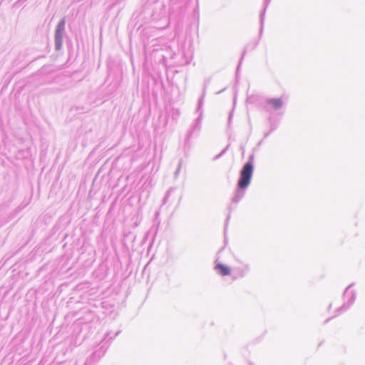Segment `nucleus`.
Wrapping results in <instances>:
<instances>
[{
  "mask_svg": "<svg viewBox=\"0 0 365 365\" xmlns=\"http://www.w3.org/2000/svg\"><path fill=\"white\" fill-rule=\"evenodd\" d=\"M16 196V188L14 186L6 185L0 190V226L9 222L15 217L16 213L21 210L19 206L12 209L10 205Z\"/></svg>",
  "mask_w": 365,
  "mask_h": 365,
  "instance_id": "f257e3e1",
  "label": "nucleus"
},
{
  "mask_svg": "<svg viewBox=\"0 0 365 365\" xmlns=\"http://www.w3.org/2000/svg\"><path fill=\"white\" fill-rule=\"evenodd\" d=\"M255 155L251 154L248 160L243 165L240 171V178L237 182V188L232 198V204H237L245 196L246 190L251 183L254 173Z\"/></svg>",
  "mask_w": 365,
  "mask_h": 365,
  "instance_id": "f03ea898",
  "label": "nucleus"
},
{
  "mask_svg": "<svg viewBox=\"0 0 365 365\" xmlns=\"http://www.w3.org/2000/svg\"><path fill=\"white\" fill-rule=\"evenodd\" d=\"M120 333V331H116L113 335L111 332H107L105 337L98 345V348L93 352L89 358L84 362V365H93L97 363L102 356H104L107 349L110 346L111 341Z\"/></svg>",
  "mask_w": 365,
  "mask_h": 365,
  "instance_id": "7ed1b4c3",
  "label": "nucleus"
},
{
  "mask_svg": "<svg viewBox=\"0 0 365 365\" xmlns=\"http://www.w3.org/2000/svg\"><path fill=\"white\" fill-rule=\"evenodd\" d=\"M354 285V283L350 284L344 290L343 293V299L344 302L342 306L335 310V315L332 317L327 319L325 323L329 322L334 317L341 314L342 312L347 311L354 303L356 298V292L355 290L351 289Z\"/></svg>",
  "mask_w": 365,
  "mask_h": 365,
  "instance_id": "20e7f679",
  "label": "nucleus"
},
{
  "mask_svg": "<svg viewBox=\"0 0 365 365\" xmlns=\"http://www.w3.org/2000/svg\"><path fill=\"white\" fill-rule=\"evenodd\" d=\"M207 85L205 84L204 89H203V93L202 97L198 101L197 107L196 109V112L199 113L198 117L195 119V123H193L192 128L190 129V130L187 132V136H186V141H188L194 132L195 130H199L201 127V121L203 114V110H202V105H203V98L205 94Z\"/></svg>",
  "mask_w": 365,
  "mask_h": 365,
  "instance_id": "39448f33",
  "label": "nucleus"
},
{
  "mask_svg": "<svg viewBox=\"0 0 365 365\" xmlns=\"http://www.w3.org/2000/svg\"><path fill=\"white\" fill-rule=\"evenodd\" d=\"M66 18H62L56 25L54 34L55 49L60 51L63 46V38L65 34Z\"/></svg>",
  "mask_w": 365,
  "mask_h": 365,
  "instance_id": "423d86ee",
  "label": "nucleus"
},
{
  "mask_svg": "<svg viewBox=\"0 0 365 365\" xmlns=\"http://www.w3.org/2000/svg\"><path fill=\"white\" fill-rule=\"evenodd\" d=\"M284 106L282 98H269L264 101V108L267 112L279 110Z\"/></svg>",
  "mask_w": 365,
  "mask_h": 365,
  "instance_id": "0eeeda50",
  "label": "nucleus"
},
{
  "mask_svg": "<svg viewBox=\"0 0 365 365\" xmlns=\"http://www.w3.org/2000/svg\"><path fill=\"white\" fill-rule=\"evenodd\" d=\"M82 316L78 319L79 324H89L95 321H98V318L96 313L87 308L81 310Z\"/></svg>",
  "mask_w": 365,
  "mask_h": 365,
  "instance_id": "6e6552de",
  "label": "nucleus"
},
{
  "mask_svg": "<svg viewBox=\"0 0 365 365\" xmlns=\"http://www.w3.org/2000/svg\"><path fill=\"white\" fill-rule=\"evenodd\" d=\"M150 60L153 59L155 63H165V56L160 45L154 44L153 48L150 53Z\"/></svg>",
  "mask_w": 365,
  "mask_h": 365,
  "instance_id": "1a4fd4ad",
  "label": "nucleus"
},
{
  "mask_svg": "<svg viewBox=\"0 0 365 365\" xmlns=\"http://www.w3.org/2000/svg\"><path fill=\"white\" fill-rule=\"evenodd\" d=\"M250 270V264H245L242 268L237 267L234 269L233 279L244 277Z\"/></svg>",
  "mask_w": 365,
  "mask_h": 365,
  "instance_id": "9d476101",
  "label": "nucleus"
},
{
  "mask_svg": "<svg viewBox=\"0 0 365 365\" xmlns=\"http://www.w3.org/2000/svg\"><path fill=\"white\" fill-rule=\"evenodd\" d=\"M215 269L220 275L222 277L228 276L231 274V268L229 266L220 262L216 263Z\"/></svg>",
  "mask_w": 365,
  "mask_h": 365,
  "instance_id": "9b49d317",
  "label": "nucleus"
},
{
  "mask_svg": "<svg viewBox=\"0 0 365 365\" xmlns=\"http://www.w3.org/2000/svg\"><path fill=\"white\" fill-rule=\"evenodd\" d=\"M159 0H148V4H155L158 9H159L160 11L157 14V12H154L153 14V16L154 19H159L163 16L165 14V7L164 5L158 2Z\"/></svg>",
  "mask_w": 365,
  "mask_h": 365,
  "instance_id": "f8f14e48",
  "label": "nucleus"
},
{
  "mask_svg": "<svg viewBox=\"0 0 365 365\" xmlns=\"http://www.w3.org/2000/svg\"><path fill=\"white\" fill-rule=\"evenodd\" d=\"M162 50L163 51V54L165 56V63L168 59H173L175 56V53L173 51L171 47L167 44L160 45Z\"/></svg>",
  "mask_w": 365,
  "mask_h": 365,
  "instance_id": "ddd939ff",
  "label": "nucleus"
},
{
  "mask_svg": "<svg viewBox=\"0 0 365 365\" xmlns=\"http://www.w3.org/2000/svg\"><path fill=\"white\" fill-rule=\"evenodd\" d=\"M270 1H271V0H264V3H263L264 9L262 10V11L260 12V14H259V19H260V35L262 34V30H263V25H264V21L266 9H267L269 4L270 3Z\"/></svg>",
  "mask_w": 365,
  "mask_h": 365,
  "instance_id": "4468645a",
  "label": "nucleus"
},
{
  "mask_svg": "<svg viewBox=\"0 0 365 365\" xmlns=\"http://www.w3.org/2000/svg\"><path fill=\"white\" fill-rule=\"evenodd\" d=\"M182 55L185 59L184 63L188 64L192 58V51L188 48L187 51L185 50V48H182Z\"/></svg>",
  "mask_w": 365,
  "mask_h": 365,
  "instance_id": "2eb2a0df",
  "label": "nucleus"
},
{
  "mask_svg": "<svg viewBox=\"0 0 365 365\" xmlns=\"http://www.w3.org/2000/svg\"><path fill=\"white\" fill-rule=\"evenodd\" d=\"M175 190V187H170L168 189V190L166 192L164 197H163V205H165L166 203H168V199H169V197L170 195H171L172 192H173Z\"/></svg>",
  "mask_w": 365,
  "mask_h": 365,
  "instance_id": "dca6fc26",
  "label": "nucleus"
},
{
  "mask_svg": "<svg viewBox=\"0 0 365 365\" xmlns=\"http://www.w3.org/2000/svg\"><path fill=\"white\" fill-rule=\"evenodd\" d=\"M245 53H246V48H245V49H244V51H243V52H242V56H241V58H240V61H239V63H238V65H237V71H236V75H237V76L238 72H239V71H240V66H241V64H242V60H243V58H244V56H245Z\"/></svg>",
  "mask_w": 365,
  "mask_h": 365,
  "instance_id": "f3484780",
  "label": "nucleus"
},
{
  "mask_svg": "<svg viewBox=\"0 0 365 365\" xmlns=\"http://www.w3.org/2000/svg\"><path fill=\"white\" fill-rule=\"evenodd\" d=\"M182 160H180V161L178 163V168H177L176 170L174 173V178H177L178 177V175H179V173H180V169H181V166H182Z\"/></svg>",
  "mask_w": 365,
  "mask_h": 365,
  "instance_id": "a211bd4d",
  "label": "nucleus"
},
{
  "mask_svg": "<svg viewBox=\"0 0 365 365\" xmlns=\"http://www.w3.org/2000/svg\"><path fill=\"white\" fill-rule=\"evenodd\" d=\"M269 121H270V132H273L274 130H275L277 127H278V125L276 122H274L272 120V118H269Z\"/></svg>",
  "mask_w": 365,
  "mask_h": 365,
  "instance_id": "6ab92c4d",
  "label": "nucleus"
},
{
  "mask_svg": "<svg viewBox=\"0 0 365 365\" xmlns=\"http://www.w3.org/2000/svg\"><path fill=\"white\" fill-rule=\"evenodd\" d=\"M235 207H233L232 205H230L229 207H228V210H229V212H231V211L235 209ZM230 219V213L228 214V215L227 216V218H226V220H225V228L227 227V224H228V222Z\"/></svg>",
  "mask_w": 365,
  "mask_h": 365,
  "instance_id": "aec40b11",
  "label": "nucleus"
},
{
  "mask_svg": "<svg viewBox=\"0 0 365 365\" xmlns=\"http://www.w3.org/2000/svg\"><path fill=\"white\" fill-rule=\"evenodd\" d=\"M228 148V145L224 148L218 155H215L213 158L214 160H216L217 159H219L220 158H221L227 151Z\"/></svg>",
  "mask_w": 365,
  "mask_h": 365,
  "instance_id": "412c9836",
  "label": "nucleus"
},
{
  "mask_svg": "<svg viewBox=\"0 0 365 365\" xmlns=\"http://www.w3.org/2000/svg\"><path fill=\"white\" fill-rule=\"evenodd\" d=\"M232 113H230V115H229V118H228V125H230L231 121H232Z\"/></svg>",
  "mask_w": 365,
  "mask_h": 365,
  "instance_id": "4be33fe9",
  "label": "nucleus"
},
{
  "mask_svg": "<svg viewBox=\"0 0 365 365\" xmlns=\"http://www.w3.org/2000/svg\"><path fill=\"white\" fill-rule=\"evenodd\" d=\"M272 132H270V130L268 131V132H266L264 134V138H267L271 133Z\"/></svg>",
  "mask_w": 365,
  "mask_h": 365,
  "instance_id": "5701e85b",
  "label": "nucleus"
},
{
  "mask_svg": "<svg viewBox=\"0 0 365 365\" xmlns=\"http://www.w3.org/2000/svg\"><path fill=\"white\" fill-rule=\"evenodd\" d=\"M226 89V88H224L222 91L217 92V93H222Z\"/></svg>",
  "mask_w": 365,
  "mask_h": 365,
  "instance_id": "b1692460",
  "label": "nucleus"
},
{
  "mask_svg": "<svg viewBox=\"0 0 365 365\" xmlns=\"http://www.w3.org/2000/svg\"><path fill=\"white\" fill-rule=\"evenodd\" d=\"M248 365H255L252 361H248Z\"/></svg>",
  "mask_w": 365,
  "mask_h": 365,
  "instance_id": "393cba45",
  "label": "nucleus"
},
{
  "mask_svg": "<svg viewBox=\"0 0 365 365\" xmlns=\"http://www.w3.org/2000/svg\"><path fill=\"white\" fill-rule=\"evenodd\" d=\"M262 140L259 141V142L258 143V145H260L262 144Z\"/></svg>",
  "mask_w": 365,
  "mask_h": 365,
  "instance_id": "a878e982",
  "label": "nucleus"
},
{
  "mask_svg": "<svg viewBox=\"0 0 365 365\" xmlns=\"http://www.w3.org/2000/svg\"><path fill=\"white\" fill-rule=\"evenodd\" d=\"M331 308V304H329V309H330Z\"/></svg>",
  "mask_w": 365,
  "mask_h": 365,
  "instance_id": "bb28decb",
  "label": "nucleus"
},
{
  "mask_svg": "<svg viewBox=\"0 0 365 365\" xmlns=\"http://www.w3.org/2000/svg\"><path fill=\"white\" fill-rule=\"evenodd\" d=\"M155 215H159V212H156Z\"/></svg>",
  "mask_w": 365,
  "mask_h": 365,
  "instance_id": "cd10ccee",
  "label": "nucleus"
}]
</instances>
